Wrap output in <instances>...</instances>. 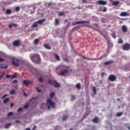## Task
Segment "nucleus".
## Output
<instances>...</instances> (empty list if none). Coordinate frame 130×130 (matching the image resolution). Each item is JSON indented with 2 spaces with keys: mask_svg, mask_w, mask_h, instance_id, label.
I'll return each mask as SVG.
<instances>
[{
  "mask_svg": "<svg viewBox=\"0 0 130 130\" xmlns=\"http://www.w3.org/2000/svg\"><path fill=\"white\" fill-rule=\"evenodd\" d=\"M80 24H84V27H88V28H92V29H93V30H95V31H97V29L92 27V26L90 25H89L90 24V21H79L75 22V25H80Z\"/></svg>",
  "mask_w": 130,
  "mask_h": 130,
  "instance_id": "f257e3e1",
  "label": "nucleus"
},
{
  "mask_svg": "<svg viewBox=\"0 0 130 130\" xmlns=\"http://www.w3.org/2000/svg\"><path fill=\"white\" fill-rule=\"evenodd\" d=\"M30 58L33 62H36V63L40 62V56L37 54L31 55Z\"/></svg>",
  "mask_w": 130,
  "mask_h": 130,
  "instance_id": "f03ea898",
  "label": "nucleus"
},
{
  "mask_svg": "<svg viewBox=\"0 0 130 130\" xmlns=\"http://www.w3.org/2000/svg\"><path fill=\"white\" fill-rule=\"evenodd\" d=\"M47 104L48 105V109L49 110L50 109V106L52 107V108H55V103H54L51 99L49 98L47 100Z\"/></svg>",
  "mask_w": 130,
  "mask_h": 130,
  "instance_id": "7ed1b4c3",
  "label": "nucleus"
},
{
  "mask_svg": "<svg viewBox=\"0 0 130 130\" xmlns=\"http://www.w3.org/2000/svg\"><path fill=\"white\" fill-rule=\"evenodd\" d=\"M48 82L50 85L51 86H54L55 88H59L60 87V85L59 83L56 82L55 81H52L50 79H48Z\"/></svg>",
  "mask_w": 130,
  "mask_h": 130,
  "instance_id": "20e7f679",
  "label": "nucleus"
},
{
  "mask_svg": "<svg viewBox=\"0 0 130 130\" xmlns=\"http://www.w3.org/2000/svg\"><path fill=\"white\" fill-rule=\"evenodd\" d=\"M12 63L15 67H20V64H19V59L14 58L12 61Z\"/></svg>",
  "mask_w": 130,
  "mask_h": 130,
  "instance_id": "39448f33",
  "label": "nucleus"
},
{
  "mask_svg": "<svg viewBox=\"0 0 130 130\" xmlns=\"http://www.w3.org/2000/svg\"><path fill=\"white\" fill-rule=\"evenodd\" d=\"M116 79H117L116 76L113 75H111L108 77V80L109 81H110V82H114Z\"/></svg>",
  "mask_w": 130,
  "mask_h": 130,
  "instance_id": "423d86ee",
  "label": "nucleus"
},
{
  "mask_svg": "<svg viewBox=\"0 0 130 130\" xmlns=\"http://www.w3.org/2000/svg\"><path fill=\"white\" fill-rule=\"evenodd\" d=\"M123 50H129L130 49V44L126 43L124 44L122 46Z\"/></svg>",
  "mask_w": 130,
  "mask_h": 130,
  "instance_id": "0eeeda50",
  "label": "nucleus"
},
{
  "mask_svg": "<svg viewBox=\"0 0 130 130\" xmlns=\"http://www.w3.org/2000/svg\"><path fill=\"white\" fill-rule=\"evenodd\" d=\"M13 46H15V47H18V46L21 45V42L19 40L14 41L13 43Z\"/></svg>",
  "mask_w": 130,
  "mask_h": 130,
  "instance_id": "6e6552de",
  "label": "nucleus"
},
{
  "mask_svg": "<svg viewBox=\"0 0 130 130\" xmlns=\"http://www.w3.org/2000/svg\"><path fill=\"white\" fill-rule=\"evenodd\" d=\"M23 83L25 86H28V85H32V84H33V82H32V81H31L24 80Z\"/></svg>",
  "mask_w": 130,
  "mask_h": 130,
  "instance_id": "1a4fd4ad",
  "label": "nucleus"
},
{
  "mask_svg": "<svg viewBox=\"0 0 130 130\" xmlns=\"http://www.w3.org/2000/svg\"><path fill=\"white\" fill-rule=\"evenodd\" d=\"M97 3H98V5H101L102 6H105V5H107V2H106V1H102V0L99 1H98Z\"/></svg>",
  "mask_w": 130,
  "mask_h": 130,
  "instance_id": "9d476101",
  "label": "nucleus"
},
{
  "mask_svg": "<svg viewBox=\"0 0 130 130\" xmlns=\"http://www.w3.org/2000/svg\"><path fill=\"white\" fill-rule=\"evenodd\" d=\"M69 73V70L68 69L65 70L64 71H61L59 74V76H64L66 74Z\"/></svg>",
  "mask_w": 130,
  "mask_h": 130,
  "instance_id": "9b49d317",
  "label": "nucleus"
},
{
  "mask_svg": "<svg viewBox=\"0 0 130 130\" xmlns=\"http://www.w3.org/2000/svg\"><path fill=\"white\" fill-rule=\"evenodd\" d=\"M120 16L121 17H127L128 16H129V14L127 12H123L120 13Z\"/></svg>",
  "mask_w": 130,
  "mask_h": 130,
  "instance_id": "f8f14e48",
  "label": "nucleus"
},
{
  "mask_svg": "<svg viewBox=\"0 0 130 130\" xmlns=\"http://www.w3.org/2000/svg\"><path fill=\"white\" fill-rule=\"evenodd\" d=\"M45 21H46L45 19H43L40 20H39V21H38L37 22L38 24H40V25H43V22H45Z\"/></svg>",
  "mask_w": 130,
  "mask_h": 130,
  "instance_id": "ddd939ff",
  "label": "nucleus"
},
{
  "mask_svg": "<svg viewBox=\"0 0 130 130\" xmlns=\"http://www.w3.org/2000/svg\"><path fill=\"white\" fill-rule=\"evenodd\" d=\"M122 30L123 32H124V33H126V32H127V27H126L125 25H123L122 26Z\"/></svg>",
  "mask_w": 130,
  "mask_h": 130,
  "instance_id": "4468645a",
  "label": "nucleus"
},
{
  "mask_svg": "<svg viewBox=\"0 0 130 130\" xmlns=\"http://www.w3.org/2000/svg\"><path fill=\"white\" fill-rule=\"evenodd\" d=\"M44 47L45 48H46V49H51V47H50L48 44H45Z\"/></svg>",
  "mask_w": 130,
  "mask_h": 130,
  "instance_id": "2eb2a0df",
  "label": "nucleus"
},
{
  "mask_svg": "<svg viewBox=\"0 0 130 130\" xmlns=\"http://www.w3.org/2000/svg\"><path fill=\"white\" fill-rule=\"evenodd\" d=\"M38 26V23L37 21L35 22L32 25H31V28H36Z\"/></svg>",
  "mask_w": 130,
  "mask_h": 130,
  "instance_id": "dca6fc26",
  "label": "nucleus"
},
{
  "mask_svg": "<svg viewBox=\"0 0 130 130\" xmlns=\"http://www.w3.org/2000/svg\"><path fill=\"white\" fill-rule=\"evenodd\" d=\"M99 122V119H98V117H95L93 120V122L94 123H98Z\"/></svg>",
  "mask_w": 130,
  "mask_h": 130,
  "instance_id": "f3484780",
  "label": "nucleus"
},
{
  "mask_svg": "<svg viewBox=\"0 0 130 130\" xmlns=\"http://www.w3.org/2000/svg\"><path fill=\"white\" fill-rule=\"evenodd\" d=\"M55 58L57 60H58V61H60V58H59V56L56 54H54Z\"/></svg>",
  "mask_w": 130,
  "mask_h": 130,
  "instance_id": "a211bd4d",
  "label": "nucleus"
},
{
  "mask_svg": "<svg viewBox=\"0 0 130 130\" xmlns=\"http://www.w3.org/2000/svg\"><path fill=\"white\" fill-rule=\"evenodd\" d=\"M112 5L113 6H118L119 5V1H113Z\"/></svg>",
  "mask_w": 130,
  "mask_h": 130,
  "instance_id": "6ab92c4d",
  "label": "nucleus"
},
{
  "mask_svg": "<svg viewBox=\"0 0 130 130\" xmlns=\"http://www.w3.org/2000/svg\"><path fill=\"white\" fill-rule=\"evenodd\" d=\"M39 41H40V40H39V39H36L34 41V44L37 45V44L39 43Z\"/></svg>",
  "mask_w": 130,
  "mask_h": 130,
  "instance_id": "aec40b11",
  "label": "nucleus"
},
{
  "mask_svg": "<svg viewBox=\"0 0 130 130\" xmlns=\"http://www.w3.org/2000/svg\"><path fill=\"white\" fill-rule=\"evenodd\" d=\"M9 101H10V98H7L4 99V100L3 101V103L6 104L8 103L9 102Z\"/></svg>",
  "mask_w": 130,
  "mask_h": 130,
  "instance_id": "412c9836",
  "label": "nucleus"
},
{
  "mask_svg": "<svg viewBox=\"0 0 130 130\" xmlns=\"http://www.w3.org/2000/svg\"><path fill=\"white\" fill-rule=\"evenodd\" d=\"M112 62H113V61H106L104 63V64L105 66H108L109 64H110V63H112Z\"/></svg>",
  "mask_w": 130,
  "mask_h": 130,
  "instance_id": "4be33fe9",
  "label": "nucleus"
},
{
  "mask_svg": "<svg viewBox=\"0 0 130 130\" xmlns=\"http://www.w3.org/2000/svg\"><path fill=\"white\" fill-rule=\"evenodd\" d=\"M102 35L103 36V37H104V38H105V39H106L107 40H108V39H107V32H103L102 34Z\"/></svg>",
  "mask_w": 130,
  "mask_h": 130,
  "instance_id": "5701e85b",
  "label": "nucleus"
},
{
  "mask_svg": "<svg viewBox=\"0 0 130 130\" xmlns=\"http://www.w3.org/2000/svg\"><path fill=\"white\" fill-rule=\"evenodd\" d=\"M58 25H59V21L58 20V19L56 18L55 19V25L57 26Z\"/></svg>",
  "mask_w": 130,
  "mask_h": 130,
  "instance_id": "b1692460",
  "label": "nucleus"
},
{
  "mask_svg": "<svg viewBox=\"0 0 130 130\" xmlns=\"http://www.w3.org/2000/svg\"><path fill=\"white\" fill-rule=\"evenodd\" d=\"M1 69H8V65L2 64L1 65Z\"/></svg>",
  "mask_w": 130,
  "mask_h": 130,
  "instance_id": "393cba45",
  "label": "nucleus"
},
{
  "mask_svg": "<svg viewBox=\"0 0 130 130\" xmlns=\"http://www.w3.org/2000/svg\"><path fill=\"white\" fill-rule=\"evenodd\" d=\"M92 90L93 92V94H94V95H96V94L97 93V90H96V87L95 86H93L92 87Z\"/></svg>",
  "mask_w": 130,
  "mask_h": 130,
  "instance_id": "a878e982",
  "label": "nucleus"
},
{
  "mask_svg": "<svg viewBox=\"0 0 130 130\" xmlns=\"http://www.w3.org/2000/svg\"><path fill=\"white\" fill-rule=\"evenodd\" d=\"M6 14L7 15H11L12 14V10L10 9L6 10Z\"/></svg>",
  "mask_w": 130,
  "mask_h": 130,
  "instance_id": "bb28decb",
  "label": "nucleus"
},
{
  "mask_svg": "<svg viewBox=\"0 0 130 130\" xmlns=\"http://www.w3.org/2000/svg\"><path fill=\"white\" fill-rule=\"evenodd\" d=\"M10 94L11 95H14L15 94H16V90H11L10 92Z\"/></svg>",
  "mask_w": 130,
  "mask_h": 130,
  "instance_id": "cd10ccee",
  "label": "nucleus"
},
{
  "mask_svg": "<svg viewBox=\"0 0 130 130\" xmlns=\"http://www.w3.org/2000/svg\"><path fill=\"white\" fill-rule=\"evenodd\" d=\"M68 117H69V116L65 115L62 117V120H67L68 119Z\"/></svg>",
  "mask_w": 130,
  "mask_h": 130,
  "instance_id": "c85d7f7f",
  "label": "nucleus"
},
{
  "mask_svg": "<svg viewBox=\"0 0 130 130\" xmlns=\"http://www.w3.org/2000/svg\"><path fill=\"white\" fill-rule=\"evenodd\" d=\"M124 126L125 127L128 128V129L130 130L129 124L125 123L124 124Z\"/></svg>",
  "mask_w": 130,
  "mask_h": 130,
  "instance_id": "c756f323",
  "label": "nucleus"
},
{
  "mask_svg": "<svg viewBox=\"0 0 130 130\" xmlns=\"http://www.w3.org/2000/svg\"><path fill=\"white\" fill-rule=\"evenodd\" d=\"M76 87L77 89H78V90H80V89H81V84H80V83H78L76 85Z\"/></svg>",
  "mask_w": 130,
  "mask_h": 130,
  "instance_id": "7c9ffc66",
  "label": "nucleus"
},
{
  "mask_svg": "<svg viewBox=\"0 0 130 130\" xmlns=\"http://www.w3.org/2000/svg\"><path fill=\"white\" fill-rule=\"evenodd\" d=\"M123 43V41L122 40V39L121 38H119L118 40V43Z\"/></svg>",
  "mask_w": 130,
  "mask_h": 130,
  "instance_id": "2f4dec72",
  "label": "nucleus"
},
{
  "mask_svg": "<svg viewBox=\"0 0 130 130\" xmlns=\"http://www.w3.org/2000/svg\"><path fill=\"white\" fill-rule=\"evenodd\" d=\"M82 57H83V58H84L85 59H87V60H94V59H93L89 58L86 57L84 56H82Z\"/></svg>",
  "mask_w": 130,
  "mask_h": 130,
  "instance_id": "473e14b6",
  "label": "nucleus"
},
{
  "mask_svg": "<svg viewBox=\"0 0 130 130\" xmlns=\"http://www.w3.org/2000/svg\"><path fill=\"white\" fill-rule=\"evenodd\" d=\"M123 113L122 112H119V113H117L116 114V116L119 117V116H121V115H122Z\"/></svg>",
  "mask_w": 130,
  "mask_h": 130,
  "instance_id": "72a5a7b5",
  "label": "nucleus"
},
{
  "mask_svg": "<svg viewBox=\"0 0 130 130\" xmlns=\"http://www.w3.org/2000/svg\"><path fill=\"white\" fill-rule=\"evenodd\" d=\"M76 99V96L75 95H71V101H74Z\"/></svg>",
  "mask_w": 130,
  "mask_h": 130,
  "instance_id": "f704fd0d",
  "label": "nucleus"
},
{
  "mask_svg": "<svg viewBox=\"0 0 130 130\" xmlns=\"http://www.w3.org/2000/svg\"><path fill=\"white\" fill-rule=\"evenodd\" d=\"M39 81L40 82V83H43V79H42V78L40 77L39 78Z\"/></svg>",
  "mask_w": 130,
  "mask_h": 130,
  "instance_id": "c9c22d12",
  "label": "nucleus"
},
{
  "mask_svg": "<svg viewBox=\"0 0 130 130\" xmlns=\"http://www.w3.org/2000/svg\"><path fill=\"white\" fill-rule=\"evenodd\" d=\"M16 78H17V75L16 74L11 76V79H15Z\"/></svg>",
  "mask_w": 130,
  "mask_h": 130,
  "instance_id": "e433bc0d",
  "label": "nucleus"
},
{
  "mask_svg": "<svg viewBox=\"0 0 130 130\" xmlns=\"http://www.w3.org/2000/svg\"><path fill=\"white\" fill-rule=\"evenodd\" d=\"M50 96L51 98H52V97L54 96V92H51L50 94Z\"/></svg>",
  "mask_w": 130,
  "mask_h": 130,
  "instance_id": "4c0bfd02",
  "label": "nucleus"
},
{
  "mask_svg": "<svg viewBox=\"0 0 130 130\" xmlns=\"http://www.w3.org/2000/svg\"><path fill=\"white\" fill-rule=\"evenodd\" d=\"M13 114H14V113H13V112H10L8 113V116H12Z\"/></svg>",
  "mask_w": 130,
  "mask_h": 130,
  "instance_id": "58836bf2",
  "label": "nucleus"
},
{
  "mask_svg": "<svg viewBox=\"0 0 130 130\" xmlns=\"http://www.w3.org/2000/svg\"><path fill=\"white\" fill-rule=\"evenodd\" d=\"M12 124L11 123H9L5 127L6 128H9L10 127V125H11Z\"/></svg>",
  "mask_w": 130,
  "mask_h": 130,
  "instance_id": "ea45409f",
  "label": "nucleus"
},
{
  "mask_svg": "<svg viewBox=\"0 0 130 130\" xmlns=\"http://www.w3.org/2000/svg\"><path fill=\"white\" fill-rule=\"evenodd\" d=\"M64 15H65L64 12H60V13L59 14V16H64Z\"/></svg>",
  "mask_w": 130,
  "mask_h": 130,
  "instance_id": "a19ab883",
  "label": "nucleus"
},
{
  "mask_svg": "<svg viewBox=\"0 0 130 130\" xmlns=\"http://www.w3.org/2000/svg\"><path fill=\"white\" fill-rule=\"evenodd\" d=\"M5 76V73H3L1 75H0V80H2L4 76Z\"/></svg>",
  "mask_w": 130,
  "mask_h": 130,
  "instance_id": "79ce46f5",
  "label": "nucleus"
},
{
  "mask_svg": "<svg viewBox=\"0 0 130 130\" xmlns=\"http://www.w3.org/2000/svg\"><path fill=\"white\" fill-rule=\"evenodd\" d=\"M15 11H16V12H19V11H20V7H17L15 8Z\"/></svg>",
  "mask_w": 130,
  "mask_h": 130,
  "instance_id": "37998d69",
  "label": "nucleus"
},
{
  "mask_svg": "<svg viewBox=\"0 0 130 130\" xmlns=\"http://www.w3.org/2000/svg\"><path fill=\"white\" fill-rule=\"evenodd\" d=\"M112 37H113V38H114V39H115V38H116V35H115V34H112Z\"/></svg>",
  "mask_w": 130,
  "mask_h": 130,
  "instance_id": "c03bdc74",
  "label": "nucleus"
},
{
  "mask_svg": "<svg viewBox=\"0 0 130 130\" xmlns=\"http://www.w3.org/2000/svg\"><path fill=\"white\" fill-rule=\"evenodd\" d=\"M28 107H29V105L28 104H26L23 106V108H25V109L28 108Z\"/></svg>",
  "mask_w": 130,
  "mask_h": 130,
  "instance_id": "a18cd8bd",
  "label": "nucleus"
},
{
  "mask_svg": "<svg viewBox=\"0 0 130 130\" xmlns=\"http://www.w3.org/2000/svg\"><path fill=\"white\" fill-rule=\"evenodd\" d=\"M11 25H12V27H13V26L17 27V26H18V24H14V23H12Z\"/></svg>",
  "mask_w": 130,
  "mask_h": 130,
  "instance_id": "49530a36",
  "label": "nucleus"
},
{
  "mask_svg": "<svg viewBox=\"0 0 130 130\" xmlns=\"http://www.w3.org/2000/svg\"><path fill=\"white\" fill-rule=\"evenodd\" d=\"M22 110H23V108H20L17 110V111L18 112H19V111H22Z\"/></svg>",
  "mask_w": 130,
  "mask_h": 130,
  "instance_id": "de8ad7c7",
  "label": "nucleus"
},
{
  "mask_svg": "<svg viewBox=\"0 0 130 130\" xmlns=\"http://www.w3.org/2000/svg\"><path fill=\"white\" fill-rule=\"evenodd\" d=\"M6 97H8V94H5L4 95H3L2 97V99H5Z\"/></svg>",
  "mask_w": 130,
  "mask_h": 130,
  "instance_id": "09e8293b",
  "label": "nucleus"
},
{
  "mask_svg": "<svg viewBox=\"0 0 130 130\" xmlns=\"http://www.w3.org/2000/svg\"><path fill=\"white\" fill-rule=\"evenodd\" d=\"M103 12H104V13H105V12H107V8H105L103 10Z\"/></svg>",
  "mask_w": 130,
  "mask_h": 130,
  "instance_id": "8fccbe9b",
  "label": "nucleus"
},
{
  "mask_svg": "<svg viewBox=\"0 0 130 130\" xmlns=\"http://www.w3.org/2000/svg\"><path fill=\"white\" fill-rule=\"evenodd\" d=\"M16 83H18V81L17 80H15L12 82V84H15Z\"/></svg>",
  "mask_w": 130,
  "mask_h": 130,
  "instance_id": "3c124183",
  "label": "nucleus"
},
{
  "mask_svg": "<svg viewBox=\"0 0 130 130\" xmlns=\"http://www.w3.org/2000/svg\"><path fill=\"white\" fill-rule=\"evenodd\" d=\"M6 78H7V79H9L10 78H12V76H11V75H7L6 76Z\"/></svg>",
  "mask_w": 130,
  "mask_h": 130,
  "instance_id": "603ef678",
  "label": "nucleus"
},
{
  "mask_svg": "<svg viewBox=\"0 0 130 130\" xmlns=\"http://www.w3.org/2000/svg\"><path fill=\"white\" fill-rule=\"evenodd\" d=\"M37 90L38 91V92H41V89H39V88L37 87Z\"/></svg>",
  "mask_w": 130,
  "mask_h": 130,
  "instance_id": "864d4df0",
  "label": "nucleus"
},
{
  "mask_svg": "<svg viewBox=\"0 0 130 130\" xmlns=\"http://www.w3.org/2000/svg\"><path fill=\"white\" fill-rule=\"evenodd\" d=\"M0 61H1V62H3V61H5V59L2 58H0Z\"/></svg>",
  "mask_w": 130,
  "mask_h": 130,
  "instance_id": "5fc2aeb1",
  "label": "nucleus"
},
{
  "mask_svg": "<svg viewBox=\"0 0 130 130\" xmlns=\"http://www.w3.org/2000/svg\"><path fill=\"white\" fill-rule=\"evenodd\" d=\"M86 117H87V115L84 114V115H83V119H85V118Z\"/></svg>",
  "mask_w": 130,
  "mask_h": 130,
  "instance_id": "6e6d98bb",
  "label": "nucleus"
},
{
  "mask_svg": "<svg viewBox=\"0 0 130 130\" xmlns=\"http://www.w3.org/2000/svg\"><path fill=\"white\" fill-rule=\"evenodd\" d=\"M104 75H105L104 73H101V77H102V78H103V77H104Z\"/></svg>",
  "mask_w": 130,
  "mask_h": 130,
  "instance_id": "4d7b16f0",
  "label": "nucleus"
},
{
  "mask_svg": "<svg viewBox=\"0 0 130 130\" xmlns=\"http://www.w3.org/2000/svg\"><path fill=\"white\" fill-rule=\"evenodd\" d=\"M15 122H16V123H20V122H21V121L17 120H16Z\"/></svg>",
  "mask_w": 130,
  "mask_h": 130,
  "instance_id": "13d9d810",
  "label": "nucleus"
},
{
  "mask_svg": "<svg viewBox=\"0 0 130 130\" xmlns=\"http://www.w3.org/2000/svg\"><path fill=\"white\" fill-rule=\"evenodd\" d=\"M48 6L49 7H50V6H52V4H51V3H48Z\"/></svg>",
  "mask_w": 130,
  "mask_h": 130,
  "instance_id": "bf43d9fd",
  "label": "nucleus"
},
{
  "mask_svg": "<svg viewBox=\"0 0 130 130\" xmlns=\"http://www.w3.org/2000/svg\"><path fill=\"white\" fill-rule=\"evenodd\" d=\"M9 28H10V29H12V28H13V26H12V24H11L10 25H9Z\"/></svg>",
  "mask_w": 130,
  "mask_h": 130,
  "instance_id": "052dcab7",
  "label": "nucleus"
},
{
  "mask_svg": "<svg viewBox=\"0 0 130 130\" xmlns=\"http://www.w3.org/2000/svg\"><path fill=\"white\" fill-rule=\"evenodd\" d=\"M11 107H13L14 106V103H12L10 105Z\"/></svg>",
  "mask_w": 130,
  "mask_h": 130,
  "instance_id": "680f3d73",
  "label": "nucleus"
},
{
  "mask_svg": "<svg viewBox=\"0 0 130 130\" xmlns=\"http://www.w3.org/2000/svg\"><path fill=\"white\" fill-rule=\"evenodd\" d=\"M23 95L25 96V97H27V94L25 92L23 93Z\"/></svg>",
  "mask_w": 130,
  "mask_h": 130,
  "instance_id": "e2e57ef3",
  "label": "nucleus"
},
{
  "mask_svg": "<svg viewBox=\"0 0 130 130\" xmlns=\"http://www.w3.org/2000/svg\"><path fill=\"white\" fill-rule=\"evenodd\" d=\"M36 127H37L36 126H35L32 129V130H35L36 129Z\"/></svg>",
  "mask_w": 130,
  "mask_h": 130,
  "instance_id": "0e129e2a",
  "label": "nucleus"
},
{
  "mask_svg": "<svg viewBox=\"0 0 130 130\" xmlns=\"http://www.w3.org/2000/svg\"><path fill=\"white\" fill-rule=\"evenodd\" d=\"M99 33L101 34V35H102L103 32L99 30Z\"/></svg>",
  "mask_w": 130,
  "mask_h": 130,
  "instance_id": "69168bd1",
  "label": "nucleus"
},
{
  "mask_svg": "<svg viewBox=\"0 0 130 130\" xmlns=\"http://www.w3.org/2000/svg\"><path fill=\"white\" fill-rule=\"evenodd\" d=\"M26 130H31V129L30 128H27Z\"/></svg>",
  "mask_w": 130,
  "mask_h": 130,
  "instance_id": "338daca9",
  "label": "nucleus"
},
{
  "mask_svg": "<svg viewBox=\"0 0 130 130\" xmlns=\"http://www.w3.org/2000/svg\"><path fill=\"white\" fill-rule=\"evenodd\" d=\"M83 3H86V1H83Z\"/></svg>",
  "mask_w": 130,
  "mask_h": 130,
  "instance_id": "774afa93",
  "label": "nucleus"
}]
</instances>
